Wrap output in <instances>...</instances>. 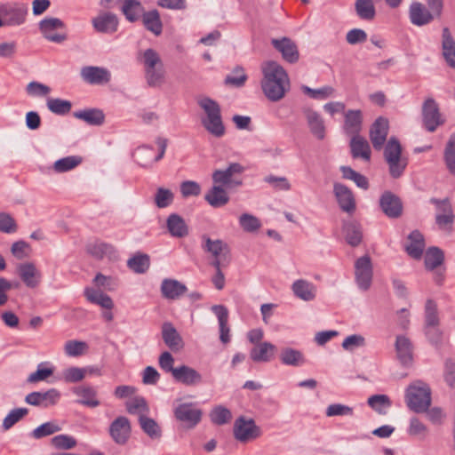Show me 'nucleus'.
<instances>
[{"label":"nucleus","instance_id":"b1692460","mask_svg":"<svg viewBox=\"0 0 455 455\" xmlns=\"http://www.w3.org/2000/svg\"><path fill=\"white\" fill-rule=\"evenodd\" d=\"M363 126V113L360 109H349L345 113L343 129L346 134L353 137L360 135Z\"/></svg>","mask_w":455,"mask_h":455},{"label":"nucleus","instance_id":"69168bd1","mask_svg":"<svg viewBox=\"0 0 455 455\" xmlns=\"http://www.w3.org/2000/svg\"><path fill=\"white\" fill-rule=\"evenodd\" d=\"M88 345L84 341L68 340L65 343L64 351L68 356L77 357L85 353Z\"/></svg>","mask_w":455,"mask_h":455},{"label":"nucleus","instance_id":"6e6552de","mask_svg":"<svg viewBox=\"0 0 455 455\" xmlns=\"http://www.w3.org/2000/svg\"><path fill=\"white\" fill-rule=\"evenodd\" d=\"M38 28L43 36L50 42L61 44L67 40L66 34L58 32L65 28L64 22L59 18L47 17L39 22Z\"/></svg>","mask_w":455,"mask_h":455},{"label":"nucleus","instance_id":"0e129e2a","mask_svg":"<svg viewBox=\"0 0 455 455\" xmlns=\"http://www.w3.org/2000/svg\"><path fill=\"white\" fill-rule=\"evenodd\" d=\"M247 80V76L242 67L237 66L233 69V75L226 76L224 83L226 85L234 87H242Z\"/></svg>","mask_w":455,"mask_h":455},{"label":"nucleus","instance_id":"6e6d98bb","mask_svg":"<svg viewBox=\"0 0 455 455\" xmlns=\"http://www.w3.org/2000/svg\"><path fill=\"white\" fill-rule=\"evenodd\" d=\"M28 414L27 408H15L12 410L4 419L2 427L4 431L11 429L16 423L20 421Z\"/></svg>","mask_w":455,"mask_h":455},{"label":"nucleus","instance_id":"72a5a7b5","mask_svg":"<svg viewBox=\"0 0 455 455\" xmlns=\"http://www.w3.org/2000/svg\"><path fill=\"white\" fill-rule=\"evenodd\" d=\"M73 116L92 126H100L105 122V114L103 110L96 108L75 111Z\"/></svg>","mask_w":455,"mask_h":455},{"label":"nucleus","instance_id":"2f4dec72","mask_svg":"<svg viewBox=\"0 0 455 455\" xmlns=\"http://www.w3.org/2000/svg\"><path fill=\"white\" fill-rule=\"evenodd\" d=\"M276 347L270 342H261L255 345L250 351V357L255 363L270 362L275 355Z\"/></svg>","mask_w":455,"mask_h":455},{"label":"nucleus","instance_id":"49530a36","mask_svg":"<svg viewBox=\"0 0 455 455\" xmlns=\"http://www.w3.org/2000/svg\"><path fill=\"white\" fill-rule=\"evenodd\" d=\"M86 251L96 259H102L105 256H110L115 252V249L111 244L100 241H95L88 243Z\"/></svg>","mask_w":455,"mask_h":455},{"label":"nucleus","instance_id":"774afa93","mask_svg":"<svg viewBox=\"0 0 455 455\" xmlns=\"http://www.w3.org/2000/svg\"><path fill=\"white\" fill-rule=\"evenodd\" d=\"M173 193L164 188H158L155 195V204L158 208H166L173 202Z\"/></svg>","mask_w":455,"mask_h":455},{"label":"nucleus","instance_id":"412c9836","mask_svg":"<svg viewBox=\"0 0 455 455\" xmlns=\"http://www.w3.org/2000/svg\"><path fill=\"white\" fill-rule=\"evenodd\" d=\"M272 45L282 53L283 58L290 62L295 63L299 60V53L294 42L288 37L282 39H272Z\"/></svg>","mask_w":455,"mask_h":455},{"label":"nucleus","instance_id":"6ab92c4d","mask_svg":"<svg viewBox=\"0 0 455 455\" xmlns=\"http://www.w3.org/2000/svg\"><path fill=\"white\" fill-rule=\"evenodd\" d=\"M333 193L340 209L347 213L355 210V201L352 191L341 183H334Z\"/></svg>","mask_w":455,"mask_h":455},{"label":"nucleus","instance_id":"052dcab7","mask_svg":"<svg viewBox=\"0 0 455 455\" xmlns=\"http://www.w3.org/2000/svg\"><path fill=\"white\" fill-rule=\"evenodd\" d=\"M60 427L53 421L45 422L35 428L31 435L35 439H41L60 431Z\"/></svg>","mask_w":455,"mask_h":455},{"label":"nucleus","instance_id":"37998d69","mask_svg":"<svg viewBox=\"0 0 455 455\" xmlns=\"http://www.w3.org/2000/svg\"><path fill=\"white\" fill-rule=\"evenodd\" d=\"M343 231L345 233V238L347 243L353 246H358L363 239V232L361 226L356 222H347L343 226Z\"/></svg>","mask_w":455,"mask_h":455},{"label":"nucleus","instance_id":"4468645a","mask_svg":"<svg viewBox=\"0 0 455 455\" xmlns=\"http://www.w3.org/2000/svg\"><path fill=\"white\" fill-rule=\"evenodd\" d=\"M379 206L385 215L397 219L403 214V203L399 196L391 191H385L379 198Z\"/></svg>","mask_w":455,"mask_h":455},{"label":"nucleus","instance_id":"c9c22d12","mask_svg":"<svg viewBox=\"0 0 455 455\" xmlns=\"http://www.w3.org/2000/svg\"><path fill=\"white\" fill-rule=\"evenodd\" d=\"M227 188L214 184L212 188L204 195V200L213 208H220L229 202V196Z\"/></svg>","mask_w":455,"mask_h":455},{"label":"nucleus","instance_id":"f8f14e48","mask_svg":"<svg viewBox=\"0 0 455 455\" xmlns=\"http://www.w3.org/2000/svg\"><path fill=\"white\" fill-rule=\"evenodd\" d=\"M174 371V380L184 386L197 387L204 384L203 375L193 367H190L186 364H181L176 367V370Z\"/></svg>","mask_w":455,"mask_h":455},{"label":"nucleus","instance_id":"0eeeda50","mask_svg":"<svg viewBox=\"0 0 455 455\" xmlns=\"http://www.w3.org/2000/svg\"><path fill=\"white\" fill-rule=\"evenodd\" d=\"M173 414L178 421L191 429L201 422L203 411L193 403H182L174 408Z\"/></svg>","mask_w":455,"mask_h":455},{"label":"nucleus","instance_id":"338daca9","mask_svg":"<svg viewBox=\"0 0 455 455\" xmlns=\"http://www.w3.org/2000/svg\"><path fill=\"white\" fill-rule=\"evenodd\" d=\"M239 224L248 233L255 232L261 227L259 220L249 213H243L239 217Z\"/></svg>","mask_w":455,"mask_h":455},{"label":"nucleus","instance_id":"9d476101","mask_svg":"<svg viewBox=\"0 0 455 455\" xmlns=\"http://www.w3.org/2000/svg\"><path fill=\"white\" fill-rule=\"evenodd\" d=\"M422 117L425 128L430 132H435L439 125L444 123L438 104L432 98L427 99L423 103Z\"/></svg>","mask_w":455,"mask_h":455},{"label":"nucleus","instance_id":"aec40b11","mask_svg":"<svg viewBox=\"0 0 455 455\" xmlns=\"http://www.w3.org/2000/svg\"><path fill=\"white\" fill-rule=\"evenodd\" d=\"M202 240V249L211 253L213 258L223 257V259H228V256L231 255L228 244L223 240H212L207 235H204Z\"/></svg>","mask_w":455,"mask_h":455},{"label":"nucleus","instance_id":"f03ea898","mask_svg":"<svg viewBox=\"0 0 455 455\" xmlns=\"http://www.w3.org/2000/svg\"><path fill=\"white\" fill-rule=\"evenodd\" d=\"M137 60L143 65L145 79L150 87H159L164 82V67L159 53L148 48L140 52Z\"/></svg>","mask_w":455,"mask_h":455},{"label":"nucleus","instance_id":"8fccbe9b","mask_svg":"<svg viewBox=\"0 0 455 455\" xmlns=\"http://www.w3.org/2000/svg\"><path fill=\"white\" fill-rule=\"evenodd\" d=\"M153 152L154 148L152 147L141 146L136 149L133 156L138 164L144 168H149L156 162L154 161Z\"/></svg>","mask_w":455,"mask_h":455},{"label":"nucleus","instance_id":"a19ab883","mask_svg":"<svg viewBox=\"0 0 455 455\" xmlns=\"http://www.w3.org/2000/svg\"><path fill=\"white\" fill-rule=\"evenodd\" d=\"M121 11L130 22L138 21L145 12V9L139 0H124Z\"/></svg>","mask_w":455,"mask_h":455},{"label":"nucleus","instance_id":"7c9ffc66","mask_svg":"<svg viewBox=\"0 0 455 455\" xmlns=\"http://www.w3.org/2000/svg\"><path fill=\"white\" fill-rule=\"evenodd\" d=\"M185 284L178 280L165 278L161 283L162 296L167 299H177L187 291Z\"/></svg>","mask_w":455,"mask_h":455},{"label":"nucleus","instance_id":"39448f33","mask_svg":"<svg viewBox=\"0 0 455 455\" xmlns=\"http://www.w3.org/2000/svg\"><path fill=\"white\" fill-rule=\"evenodd\" d=\"M244 167L239 163H231L225 169H217L212 174L213 184L231 189L243 184L242 173Z\"/></svg>","mask_w":455,"mask_h":455},{"label":"nucleus","instance_id":"bf43d9fd","mask_svg":"<svg viewBox=\"0 0 455 455\" xmlns=\"http://www.w3.org/2000/svg\"><path fill=\"white\" fill-rule=\"evenodd\" d=\"M444 161L449 172L455 174V133L451 135L445 147Z\"/></svg>","mask_w":455,"mask_h":455},{"label":"nucleus","instance_id":"ea45409f","mask_svg":"<svg viewBox=\"0 0 455 455\" xmlns=\"http://www.w3.org/2000/svg\"><path fill=\"white\" fill-rule=\"evenodd\" d=\"M141 20L145 28L158 36L163 32V22L161 20L160 13L157 10H150L145 12L141 17Z\"/></svg>","mask_w":455,"mask_h":455},{"label":"nucleus","instance_id":"09e8293b","mask_svg":"<svg viewBox=\"0 0 455 455\" xmlns=\"http://www.w3.org/2000/svg\"><path fill=\"white\" fill-rule=\"evenodd\" d=\"M444 260L443 251L438 247H430L425 255V266L428 270H433L443 264Z\"/></svg>","mask_w":455,"mask_h":455},{"label":"nucleus","instance_id":"e2e57ef3","mask_svg":"<svg viewBox=\"0 0 455 455\" xmlns=\"http://www.w3.org/2000/svg\"><path fill=\"white\" fill-rule=\"evenodd\" d=\"M424 333L428 342L435 347H441L443 343V334L439 327V324L424 326Z\"/></svg>","mask_w":455,"mask_h":455},{"label":"nucleus","instance_id":"dca6fc26","mask_svg":"<svg viewBox=\"0 0 455 455\" xmlns=\"http://www.w3.org/2000/svg\"><path fill=\"white\" fill-rule=\"evenodd\" d=\"M388 121L382 116L378 117L370 129V140L375 150L382 149L388 134Z\"/></svg>","mask_w":455,"mask_h":455},{"label":"nucleus","instance_id":"603ef678","mask_svg":"<svg viewBox=\"0 0 455 455\" xmlns=\"http://www.w3.org/2000/svg\"><path fill=\"white\" fill-rule=\"evenodd\" d=\"M139 421L141 429L150 438L157 439L161 437V428L155 419L148 418L145 415H140L139 417Z\"/></svg>","mask_w":455,"mask_h":455},{"label":"nucleus","instance_id":"a18cd8bd","mask_svg":"<svg viewBox=\"0 0 455 455\" xmlns=\"http://www.w3.org/2000/svg\"><path fill=\"white\" fill-rule=\"evenodd\" d=\"M355 10L356 15L363 20H372L376 16L373 0H355Z\"/></svg>","mask_w":455,"mask_h":455},{"label":"nucleus","instance_id":"1a4fd4ad","mask_svg":"<svg viewBox=\"0 0 455 455\" xmlns=\"http://www.w3.org/2000/svg\"><path fill=\"white\" fill-rule=\"evenodd\" d=\"M233 432L235 438L241 443H247L260 435V429L254 420L246 419L243 416L235 419Z\"/></svg>","mask_w":455,"mask_h":455},{"label":"nucleus","instance_id":"79ce46f5","mask_svg":"<svg viewBox=\"0 0 455 455\" xmlns=\"http://www.w3.org/2000/svg\"><path fill=\"white\" fill-rule=\"evenodd\" d=\"M279 358L284 365L297 367L306 363L304 355L299 350L291 347H285L282 349Z\"/></svg>","mask_w":455,"mask_h":455},{"label":"nucleus","instance_id":"ddd939ff","mask_svg":"<svg viewBox=\"0 0 455 455\" xmlns=\"http://www.w3.org/2000/svg\"><path fill=\"white\" fill-rule=\"evenodd\" d=\"M60 398V393L56 388L45 392H31L25 397V402L33 406L48 408L55 405Z\"/></svg>","mask_w":455,"mask_h":455},{"label":"nucleus","instance_id":"4be33fe9","mask_svg":"<svg viewBox=\"0 0 455 455\" xmlns=\"http://www.w3.org/2000/svg\"><path fill=\"white\" fill-rule=\"evenodd\" d=\"M436 15L428 8L419 2L412 3L410 6V20L413 25L421 27L430 23Z\"/></svg>","mask_w":455,"mask_h":455},{"label":"nucleus","instance_id":"a878e982","mask_svg":"<svg viewBox=\"0 0 455 455\" xmlns=\"http://www.w3.org/2000/svg\"><path fill=\"white\" fill-rule=\"evenodd\" d=\"M73 394L79 397L77 402L90 408H95L100 405L97 398V390L89 385H80L73 387Z\"/></svg>","mask_w":455,"mask_h":455},{"label":"nucleus","instance_id":"2eb2a0df","mask_svg":"<svg viewBox=\"0 0 455 455\" xmlns=\"http://www.w3.org/2000/svg\"><path fill=\"white\" fill-rule=\"evenodd\" d=\"M92 25L95 31L111 35L117 31L119 20L115 13L104 12L92 20Z\"/></svg>","mask_w":455,"mask_h":455},{"label":"nucleus","instance_id":"13d9d810","mask_svg":"<svg viewBox=\"0 0 455 455\" xmlns=\"http://www.w3.org/2000/svg\"><path fill=\"white\" fill-rule=\"evenodd\" d=\"M384 157L386 161L400 159L402 157V147L395 137H391L384 148Z\"/></svg>","mask_w":455,"mask_h":455},{"label":"nucleus","instance_id":"f3484780","mask_svg":"<svg viewBox=\"0 0 455 455\" xmlns=\"http://www.w3.org/2000/svg\"><path fill=\"white\" fill-rule=\"evenodd\" d=\"M80 75L90 84H104L111 80L110 71L103 67L85 66L81 68Z\"/></svg>","mask_w":455,"mask_h":455},{"label":"nucleus","instance_id":"c85d7f7f","mask_svg":"<svg viewBox=\"0 0 455 455\" xmlns=\"http://www.w3.org/2000/svg\"><path fill=\"white\" fill-rule=\"evenodd\" d=\"M442 54L447 65L455 68V40L448 28H443L442 32Z\"/></svg>","mask_w":455,"mask_h":455},{"label":"nucleus","instance_id":"f704fd0d","mask_svg":"<svg viewBox=\"0 0 455 455\" xmlns=\"http://www.w3.org/2000/svg\"><path fill=\"white\" fill-rule=\"evenodd\" d=\"M291 290L297 298L304 301H311L316 295L315 285L304 279L296 280L291 285Z\"/></svg>","mask_w":455,"mask_h":455},{"label":"nucleus","instance_id":"c756f323","mask_svg":"<svg viewBox=\"0 0 455 455\" xmlns=\"http://www.w3.org/2000/svg\"><path fill=\"white\" fill-rule=\"evenodd\" d=\"M212 311L216 315L220 325V339L222 343L227 344L230 341L228 327V310L223 305H214Z\"/></svg>","mask_w":455,"mask_h":455},{"label":"nucleus","instance_id":"5fc2aeb1","mask_svg":"<svg viewBox=\"0 0 455 455\" xmlns=\"http://www.w3.org/2000/svg\"><path fill=\"white\" fill-rule=\"evenodd\" d=\"M48 109L56 115L64 116L70 112L72 104L69 100L59 98H49L47 100Z\"/></svg>","mask_w":455,"mask_h":455},{"label":"nucleus","instance_id":"4d7b16f0","mask_svg":"<svg viewBox=\"0 0 455 455\" xmlns=\"http://www.w3.org/2000/svg\"><path fill=\"white\" fill-rule=\"evenodd\" d=\"M231 418V411L222 405H218L214 407L210 412L211 421L218 426L227 424L228 422H229Z\"/></svg>","mask_w":455,"mask_h":455},{"label":"nucleus","instance_id":"9b49d317","mask_svg":"<svg viewBox=\"0 0 455 455\" xmlns=\"http://www.w3.org/2000/svg\"><path fill=\"white\" fill-rule=\"evenodd\" d=\"M355 280L359 288L363 291H367L372 279V264L371 258L364 255L356 259L355 263Z\"/></svg>","mask_w":455,"mask_h":455},{"label":"nucleus","instance_id":"bb28decb","mask_svg":"<svg viewBox=\"0 0 455 455\" xmlns=\"http://www.w3.org/2000/svg\"><path fill=\"white\" fill-rule=\"evenodd\" d=\"M304 114L311 133L318 140H323L325 137V125L323 119L316 111L307 108Z\"/></svg>","mask_w":455,"mask_h":455},{"label":"nucleus","instance_id":"a211bd4d","mask_svg":"<svg viewBox=\"0 0 455 455\" xmlns=\"http://www.w3.org/2000/svg\"><path fill=\"white\" fill-rule=\"evenodd\" d=\"M131 434V424L126 417H117L109 427V435L117 444H124Z\"/></svg>","mask_w":455,"mask_h":455},{"label":"nucleus","instance_id":"864d4df0","mask_svg":"<svg viewBox=\"0 0 455 455\" xmlns=\"http://www.w3.org/2000/svg\"><path fill=\"white\" fill-rule=\"evenodd\" d=\"M339 170L344 179L353 180L361 188L367 189L369 188L367 178L351 167L343 165L340 166Z\"/></svg>","mask_w":455,"mask_h":455},{"label":"nucleus","instance_id":"7ed1b4c3","mask_svg":"<svg viewBox=\"0 0 455 455\" xmlns=\"http://www.w3.org/2000/svg\"><path fill=\"white\" fill-rule=\"evenodd\" d=\"M197 103L206 115V117L202 119L204 129L217 138L222 137L225 134V126L219 103L209 97L200 99Z\"/></svg>","mask_w":455,"mask_h":455},{"label":"nucleus","instance_id":"680f3d73","mask_svg":"<svg viewBox=\"0 0 455 455\" xmlns=\"http://www.w3.org/2000/svg\"><path fill=\"white\" fill-rule=\"evenodd\" d=\"M440 324L437 305L433 299H427L425 305L424 326Z\"/></svg>","mask_w":455,"mask_h":455},{"label":"nucleus","instance_id":"58836bf2","mask_svg":"<svg viewBox=\"0 0 455 455\" xmlns=\"http://www.w3.org/2000/svg\"><path fill=\"white\" fill-rule=\"evenodd\" d=\"M395 350L399 361L407 365L412 362L413 347L411 340L405 336H397L395 340Z\"/></svg>","mask_w":455,"mask_h":455},{"label":"nucleus","instance_id":"e433bc0d","mask_svg":"<svg viewBox=\"0 0 455 455\" xmlns=\"http://www.w3.org/2000/svg\"><path fill=\"white\" fill-rule=\"evenodd\" d=\"M84 294L86 299L92 304L99 305L107 310H111L114 307V302L111 297L100 290L86 287Z\"/></svg>","mask_w":455,"mask_h":455},{"label":"nucleus","instance_id":"4c0bfd02","mask_svg":"<svg viewBox=\"0 0 455 455\" xmlns=\"http://www.w3.org/2000/svg\"><path fill=\"white\" fill-rule=\"evenodd\" d=\"M19 275L29 288H35L39 283L40 273L33 263H23L18 267Z\"/></svg>","mask_w":455,"mask_h":455},{"label":"nucleus","instance_id":"de8ad7c7","mask_svg":"<svg viewBox=\"0 0 455 455\" xmlns=\"http://www.w3.org/2000/svg\"><path fill=\"white\" fill-rule=\"evenodd\" d=\"M368 405L380 415H385L391 407V400L387 395H373L368 398Z\"/></svg>","mask_w":455,"mask_h":455},{"label":"nucleus","instance_id":"f257e3e1","mask_svg":"<svg viewBox=\"0 0 455 455\" xmlns=\"http://www.w3.org/2000/svg\"><path fill=\"white\" fill-rule=\"evenodd\" d=\"M261 89L273 102L282 100L290 90V79L284 68L275 61L262 66Z\"/></svg>","mask_w":455,"mask_h":455},{"label":"nucleus","instance_id":"20e7f679","mask_svg":"<svg viewBox=\"0 0 455 455\" xmlns=\"http://www.w3.org/2000/svg\"><path fill=\"white\" fill-rule=\"evenodd\" d=\"M406 403L416 413L426 412L431 405V389L422 381H416L406 389Z\"/></svg>","mask_w":455,"mask_h":455},{"label":"nucleus","instance_id":"c03bdc74","mask_svg":"<svg viewBox=\"0 0 455 455\" xmlns=\"http://www.w3.org/2000/svg\"><path fill=\"white\" fill-rule=\"evenodd\" d=\"M128 267L137 274H144L150 266V258L146 253L138 252L127 260Z\"/></svg>","mask_w":455,"mask_h":455},{"label":"nucleus","instance_id":"473e14b6","mask_svg":"<svg viewBox=\"0 0 455 455\" xmlns=\"http://www.w3.org/2000/svg\"><path fill=\"white\" fill-rule=\"evenodd\" d=\"M425 248V241L423 235L419 230H413L408 235V243L404 249L409 256L415 259L421 258Z\"/></svg>","mask_w":455,"mask_h":455},{"label":"nucleus","instance_id":"3c124183","mask_svg":"<svg viewBox=\"0 0 455 455\" xmlns=\"http://www.w3.org/2000/svg\"><path fill=\"white\" fill-rule=\"evenodd\" d=\"M82 163V157L70 156L60 158L53 164V170L57 173H62L73 170Z\"/></svg>","mask_w":455,"mask_h":455},{"label":"nucleus","instance_id":"423d86ee","mask_svg":"<svg viewBox=\"0 0 455 455\" xmlns=\"http://www.w3.org/2000/svg\"><path fill=\"white\" fill-rule=\"evenodd\" d=\"M3 27H17L22 25L28 14L26 4L20 3H5L0 4Z\"/></svg>","mask_w":455,"mask_h":455},{"label":"nucleus","instance_id":"393cba45","mask_svg":"<svg viewBox=\"0 0 455 455\" xmlns=\"http://www.w3.org/2000/svg\"><path fill=\"white\" fill-rule=\"evenodd\" d=\"M351 156L354 159H363L369 162L371 160V150L366 139L360 135L351 137L349 142Z\"/></svg>","mask_w":455,"mask_h":455},{"label":"nucleus","instance_id":"cd10ccee","mask_svg":"<svg viewBox=\"0 0 455 455\" xmlns=\"http://www.w3.org/2000/svg\"><path fill=\"white\" fill-rule=\"evenodd\" d=\"M166 228L172 237L183 238L189 233L185 220L177 213H172L166 220Z\"/></svg>","mask_w":455,"mask_h":455},{"label":"nucleus","instance_id":"5701e85b","mask_svg":"<svg viewBox=\"0 0 455 455\" xmlns=\"http://www.w3.org/2000/svg\"><path fill=\"white\" fill-rule=\"evenodd\" d=\"M162 338L164 344L174 352L179 351L184 346L183 340L176 328L170 322L162 325Z\"/></svg>","mask_w":455,"mask_h":455}]
</instances>
